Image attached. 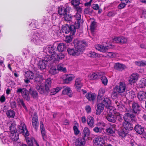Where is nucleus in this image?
<instances>
[{
	"label": "nucleus",
	"mask_w": 146,
	"mask_h": 146,
	"mask_svg": "<svg viewBox=\"0 0 146 146\" xmlns=\"http://www.w3.org/2000/svg\"><path fill=\"white\" fill-rule=\"evenodd\" d=\"M74 48H68L67 49L68 54L74 56H77L82 53L85 50L84 42L77 39L74 41Z\"/></svg>",
	"instance_id": "nucleus-1"
},
{
	"label": "nucleus",
	"mask_w": 146,
	"mask_h": 146,
	"mask_svg": "<svg viewBox=\"0 0 146 146\" xmlns=\"http://www.w3.org/2000/svg\"><path fill=\"white\" fill-rule=\"evenodd\" d=\"M43 51L44 52L47 54L46 56H48L49 57V59L51 61L55 62H58L60 60L64 58L63 54H60L58 55L56 53V49L54 48L53 45H48L44 47Z\"/></svg>",
	"instance_id": "nucleus-2"
},
{
	"label": "nucleus",
	"mask_w": 146,
	"mask_h": 146,
	"mask_svg": "<svg viewBox=\"0 0 146 146\" xmlns=\"http://www.w3.org/2000/svg\"><path fill=\"white\" fill-rule=\"evenodd\" d=\"M7 125L4 124L3 125V122L0 121V125L2 129H6L8 127H9L10 130V132L9 134V137L13 141H16L19 139V134L17 132L15 128V122L14 121H11L9 123L6 122Z\"/></svg>",
	"instance_id": "nucleus-3"
},
{
	"label": "nucleus",
	"mask_w": 146,
	"mask_h": 146,
	"mask_svg": "<svg viewBox=\"0 0 146 146\" xmlns=\"http://www.w3.org/2000/svg\"><path fill=\"white\" fill-rule=\"evenodd\" d=\"M46 37V35L44 32L40 34L33 32L30 35L29 39L31 42L36 45H40Z\"/></svg>",
	"instance_id": "nucleus-4"
},
{
	"label": "nucleus",
	"mask_w": 146,
	"mask_h": 146,
	"mask_svg": "<svg viewBox=\"0 0 146 146\" xmlns=\"http://www.w3.org/2000/svg\"><path fill=\"white\" fill-rule=\"evenodd\" d=\"M43 77L42 74H37L35 78V80L38 82L36 88L38 92L41 94H43L49 91L48 90L46 89V88L42 83Z\"/></svg>",
	"instance_id": "nucleus-5"
},
{
	"label": "nucleus",
	"mask_w": 146,
	"mask_h": 146,
	"mask_svg": "<svg viewBox=\"0 0 146 146\" xmlns=\"http://www.w3.org/2000/svg\"><path fill=\"white\" fill-rule=\"evenodd\" d=\"M89 79L90 80L98 79L101 78L102 84L105 86L107 85L108 80L107 78L104 76V73L102 72L93 73L90 74L88 75Z\"/></svg>",
	"instance_id": "nucleus-6"
},
{
	"label": "nucleus",
	"mask_w": 146,
	"mask_h": 146,
	"mask_svg": "<svg viewBox=\"0 0 146 146\" xmlns=\"http://www.w3.org/2000/svg\"><path fill=\"white\" fill-rule=\"evenodd\" d=\"M105 92V89L104 88H101L99 90L97 100L98 102H106V106L107 108L110 109L109 107L110 104V99L106 97H104V95Z\"/></svg>",
	"instance_id": "nucleus-7"
},
{
	"label": "nucleus",
	"mask_w": 146,
	"mask_h": 146,
	"mask_svg": "<svg viewBox=\"0 0 146 146\" xmlns=\"http://www.w3.org/2000/svg\"><path fill=\"white\" fill-rule=\"evenodd\" d=\"M54 62H55L51 61L48 56H46L43 59H40L39 60L37 64V65L38 68H40L41 70H42L45 69L48 64L50 65V66H51L52 64Z\"/></svg>",
	"instance_id": "nucleus-8"
},
{
	"label": "nucleus",
	"mask_w": 146,
	"mask_h": 146,
	"mask_svg": "<svg viewBox=\"0 0 146 146\" xmlns=\"http://www.w3.org/2000/svg\"><path fill=\"white\" fill-rule=\"evenodd\" d=\"M131 110L132 111L131 112L132 113H127L124 115L123 118L125 121H128L129 122V121H134L135 120V116L139 113L140 110Z\"/></svg>",
	"instance_id": "nucleus-9"
},
{
	"label": "nucleus",
	"mask_w": 146,
	"mask_h": 146,
	"mask_svg": "<svg viewBox=\"0 0 146 146\" xmlns=\"http://www.w3.org/2000/svg\"><path fill=\"white\" fill-rule=\"evenodd\" d=\"M76 28L75 25L74 26L72 25L69 26L66 24L62 26V30L64 33L68 34L70 32L72 35H74L76 32Z\"/></svg>",
	"instance_id": "nucleus-10"
},
{
	"label": "nucleus",
	"mask_w": 146,
	"mask_h": 146,
	"mask_svg": "<svg viewBox=\"0 0 146 146\" xmlns=\"http://www.w3.org/2000/svg\"><path fill=\"white\" fill-rule=\"evenodd\" d=\"M127 89V86L123 82H120L118 85L116 86L113 88L118 93L120 94L125 92Z\"/></svg>",
	"instance_id": "nucleus-11"
},
{
	"label": "nucleus",
	"mask_w": 146,
	"mask_h": 146,
	"mask_svg": "<svg viewBox=\"0 0 146 146\" xmlns=\"http://www.w3.org/2000/svg\"><path fill=\"white\" fill-rule=\"evenodd\" d=\"M106 139V134L98 136L94 138V143L96 145L102 146L105 143V140Z\"/></svg>",
	"instance_id": "nucleus-12"
},
{
	"label": "nucleus",
	"mask_w": 146,
	"mask_h": 146,
	"mask_svg": "<svg viewBox=\"0 0 146 146\" xmlns=\"http://www.w3.org/2000/svg\"><path fill=\"white\" fill-rule=\"evenodd\" d=\"M17 94L21 93L22 96L27 101L30 100V97L28 93V90L25 88H19L17 90Z\"/></svg>",
	"instance_id": "nucleus-13"
},
{
	"label": "nucleus",
	"mask_w": 146,
	"mask_h": 146,
	"mask_svg": "<svg viewBox=\"0 0 146 146\" xmlns=\"http://www.w3.org/2000/svg\"><path fill=\"white\" fill-rule=\"evenodd\" d=\"M18 130L20 133L25 136H28L29 135V133L28 132L26 126L23 122H21L20 125L18 126Z\"/></svg>",
	"instance_id": "nucleus-14"
},
{
	"label": "nucleus",
	"mask_w": 146,
	"mask_h": 146,
	"mask_svg": "<svg viewBox=\"0 0 146 146\" xmlns=\"http://www.w3.org/2000/svg\"><path fill=\"white\" fill-rule=\"evenodd\" d=\"M109 113L107 117L108 120L110 122L114 123L116 121L115 113L116 110H108Z\"/></svg>",
	"instance_id": "nucleus-15"
},
{
	"label": "nucleus",
	"mask_w": 146,
	"mask_h": 146,
	"mask_svg": "<svg viewBox=\"0 0 146 146\" xmlns=\"http://www.w3.org/2000/svg\"><path fill=\"white\" fill-rule=\"evenodd\" d=\"M25 139L27 144L29 146H39L36 141L33 137H26Z\"/></svg>",
	"instance_id": "nucleus-16"
},
{
	"label": "nucleus",
	"mask_w": 146,
	"mask_h": 146,
	"mask_svg": "<svg viewBox=\"0 0 146 146\" xmlns=\"http://www.w3.org/2000/svg\"><path fill=\"white\" fill-rule=\"evenodd\" d=\"M83 83L82 79L81 78H78L75 81L74 86L78 92L80 91L81 89L83 86Z\"/></svg>",
	"instance_id": "nucleus-17"
},
{
	"label": "nucleus",
	"mask_w": 146,
	"mask_h": 146,
	"mask_svg": "<svg viewBox=\"0 0 146 146\" xmlns=\"http://www.w3.org/2000/svg\"><path fill=\"white\" fill-rule=\"evenodd\" d=\"M112 44H110L109 46H104L103 45L100 44H98L95 46L96 49L101 52H106L109 48L112 47Z\"/></svg>",
	"instance_id": "nucleus-18"
},
{
	"label": "nucleus",
	"mask_w": 146,
	"mask_h": 146,
	"mask_svg": "<svg viewBox=\"0 0 146 146\" xmlns=\"http://www.w3.org/2000/svg\"><path fill=\"white\" fill-rule=\"evenodd\" d=\"M74 78V76L71 74H64L62 78L64 82L68 84Z\"/></svg>",
	"instance_id": "nucleus-19"
},
{
	"label": "nucleus",
	"mask_w": 146,
	"mask_h": 146,
	"mask_svg": "<svg viewBox=\"0 0 146 146\" xmlns=\"http://www.w3.org/2000/svg\"><path fill=\"white\" fill-rule=\"evenodd\" d=\"M25 79L24 81L25 83H29L30 82V80L33 79L34 78V74L30 71H27L25 72Z\"/></svg>",
	"instance_id": "nucleus-20"
},
{
	"label": "nucleus",
	"mask_w": 146,
	"mask_h": 146,
	"mask_svg": "<svg viewBox=\"0 0 146 146\" xmlns=\"http://www.w3.org/2000/svg\"><path fill=\"white\" fill-rule=\"evenodd\" d=\"M112 41L114 43H125L127 42V39L124 37H119L114 38Z\"/></svg>",
	"instance_id": "nucleus-21"
},
{
	"label": "nucleus",
	"mask_w": 146,
	"mask_h": 146,
	"mask_svg": "<svg viewBox=\"0 0 146 146\" xmlns=\"http://www.w3.org/2000/svg\"><path fill=\"white\" fill-rule=\"evenodd\" d=\"M69 9V7H66L61 6L58 8V13L60 15L64 16L68 11Z\"/></svg>",
	"instance_id": "nucleus-22"
},
{
	"label": "nucleus",
	"mask_w": 146,
	"mask_h": 146,
	"mask_svg": "<svg viewBox=\"0 0 146 146\" xmlns=\"http://www.w3.org/2000/svg\"><path fill=\"white\" fill-rule=\"evenodd\" d=\"M56 62L52 64V66H50V65H48V66L49 68H50L49 70V72L52 75H54L58 73V70H57L56 67L55 66L56 63L57 62Z\"/></svg>",
	"instance_id": "nucleus-23"
},
{
	"label": "nucleus",
	"mask_w": 146,
	"mask_h": 146,
	"mask_svg": "<svg viewBox=\"0 0 146 146\" xmlns=\"http://www.w3.org/2000/svg\"><path fill=\"white\" fill-rule=\"evenodd\" d=\"M123 126L124 129L127 131L132 130L133 128V125L128 121H124L123 123Z\"/></svg>",
	"instance_id": "nucleus-24"
},
{
	"label": "nucleus",
	"mask_w": 146,
	"mask_h": 146,
	"mask_svg": "<svg viewBox=\"0 0 146 146\" xmlns=\"http://www.w3.org/2000/svg\"><path fill=\"white\" fill-rule=\"evenodd\" d=\"M115 130L116 125L110 124V126L106 129V132L109 135H112L115 133Z\"/></svg>",
	"instance_id": "nucleus-25"
},
{
	"label": "nucleus",
	"mask_w": 146,
	"mask_h": 146,
	"mask_svg": "<svg viewBox=\"0 0 146 146\" xmlns=\"http://www.w3.org/2000/svg\"><path fill=\"white\" fill-rule=\"evenodd\" d=\"M139 75L136 73L132 74L129 80V83L131 84L135 82L138 80Z\"/></svg>",
	"instance_id": "nucleus-26"
},
{
	"label": "nucleus",
	"mask_w": 146,
	"mask_h": 146,
	"mask_svg": "<svg viewBox=\"0 0 146 146\" xmlns=\"http://www.w3.org/2000/svg\"><path fill=\"white\" fill-rule=\"evenodd\" d=\"M73 18L76 19V21L74 23V25L76 26V28H79L80 26V23L79 21L80 20L81 18V15L80 13H77L74 17H73Z\"/></svg>",
	"instance_id": "nucleus-27"
},
{
	"label": "nucleus",
	"mask_w": 146,
	"mask_h": 146,
	"mask_svg": "<svg viewBox=\"0 0 146 146\" xmlns=\"http://www.w3.org/2000/svg\"><path fill=\"white\" fill-rule=\"evenodd\" d=\"M40 127L43 139L44 141H46L47 137L46 133L45 131L43 123L42 122H40Z\"/></svg>",
	"instance_id": "nucleus-28"
},
{
	"label": "nucleus",
	"mask_w": 146,
	"mask_h": 146,
	"mask_svg": "<svg viewBox=\"0 0 146 146\" xmlns=\"http://www.w3.org/2000/svg\"><path fill=\"white\" fill-rule=\"evenodd\" d=\"M137 98L139 101H143L146 99V92L140 91L137 94Z\"/></svg>",
	"instance_id": "nucleus-29"
},
{
	"label": "nucleus",
	"mask_w": 146,
	"mask_h": 146,
	"mask_svg": "<svg viewBox=\"0 0 146 146\" xmlns=\"http://www.w3.org/2000/svg\"><path fill=\"white\" fill-rule=\"evenodd\" d=\"M8 133L7 132L5 131L3 133L1 134L0 135V138L2 142L3 143L8 144V143L9 142L7 135Z\"/></svg>",
	"instance_id": "nucleus-30"
},
{
	"label": "nucleus",
	"mask_w": 146,
	"mask_h": 146,
	"mask_svg": "<svg viewBox=\"0 0 146 146\" xmlns=\"http://www.w3.org/2000/svg\"><path fill=\"white\" fill-rule=\"evenodd\" d=\"M100 102L97 104V110H104V107H105L106 108L108 109L109 110H113V108L111 106V104H110V107L108 108H107L106 106V102Z\"/></svg>",
	"instance_id": "nucleus-31"
},
{
	"label": "nucleus",
	"mask_w": 146,
	"mask_h": 146,
	"mask_svg": "<svg viewBox=\"0 0 146 146\" xmlns=\"http://www.w3.org/2000/svg\"><path fill=\"white\" fill-rule=\"evenodd\" d=\"M29 92L31 97L34 99H37L38 98V94L37 92L33 88H31Z\"/></svg>",
	"instance_id": "nucleus-32"
},
{
	"label": "nucleus",
	"mask_w": 146,
	"mask_h": 146,
	"mask_svg": "<svg viewBox=\"0 0 146 146\" xmlns=\"http://www.w3.org/2000/svg\"><path fill=\"white\" fill-rule=\"evenodd\" d=\"M96 97V94L95 93H88L86 95V97L90 101L93 102Z\"/></svg>",
	"instance_id": "nucleus-33"
},
{
	"label": "nucleus",
	"mask_w": 146,
	"mask_h": 146,
	"mask_svg": "<svg viewBox=\"0 0 146 146\" xmlns=\"http://www.w3.org/2000/svg\"><path fill=\"white\" fill-rule=\"evenodd\" d=\"M62 94L64 95H67L70 97H71L72 96V93L70 88L67 87L65 88L62 91Z\"/></svg>",
	"instance_id": "nucleus-34"
},
{
	"label": "nucleus",
	"mask_w": 146,
	"mask_h": 146,
	"mask_svg": "<svg viewBox=\"0 0 146 146\" xmlns=\"http://www.w3.org/2000/svg\"><path fill=\"white\" fill-rule=\"evenodd\" d=\"M134 129L136 133L139 134H142L144 131L143 127L138 124L135 125Z\"/></svg>",
	"instance_id": "nucleus-35"
},
{
	"label": "nucleus",
	"mask_w": 146,
	"mask_h": 146,
	"mask_svg": "<svg viewBox=\"0 0 146 146\" xmlns=\"http://www.w3.org/2000/svg\"><path fill=\"white\" fill-rule=\"evenodd\" d=\"M39 26L38 22L35 20H32L31 23L29 25V27L31 29H33L35 28H38Z\"/></svg>",
	"instance_id": "nucleus-36"
},
{
	"label": "nucleus",
	"mask_w": 146,
	"mask_h": 146,
	"mask_svg": "<svg viewBox=\"0 0 146 146\" xmlns=\"http://www.w3.org/2000/svg\"><path fill=\"white\" fill-rule=\"evenodd\" d=\"M85 143L84 139L79 138L76 139L75 142V145L76 146H84Z\"/></svg>",
	"instance_id": "nucleus-37"
},
{
	"label": "nucleus",
	"mask_w": 146,
	"mask_h": 146,
	"mask_svg": "<svg viewBox=\"0 0 146 146\" xmlns=\"http://www.w3.org/2000/svg\"><path fill=\"white\" fill-rule=\"evenodd\" d=\"M115 68L119 70H123L125 68V66L123 64L119 63H116L115 64Z\"/></svg>",
	"instance_id": "nucleus-38"
},
{
	"label": "nucleus",
	"mask_w": 146,
	"mask_h": 146,
	"mask_svg": "<svg viewBox=\"0 0 146 146\" xmlns=\"http://www.w3.org/2000/svg\"><path fill=\"white\" fill-rule=\"evenodd\" d=\"M66 46L65 44L64 43H60L58 44L57 46L58 51L60 52L64 51L66 48Z\"/></svg>",
	"instance_id": "nucleus-39"
},
{
	"label": "nucleus",
	"mask_w": 146,
	"mask_h": 146,
	"mask_svg": "<svg viewBox=\"0 0 146 146\" xmlns=\"http://www.w3.org/2000/svg\"><path fill=\"white\" fill-rule=\"evenodd\" d=\"M90 134V131L89 129L87 127H85L83 129L82 135L84 139L86 137H87L89 136Z\"/></svg>",
	"instance_id": "nucleus-40"
},
{
	"label": "nucleus",
	"mask_w": 146,
	"mask_h": 146,
	"mask_svg": "<svg viewBox=\"0 0 146 146\" xmlns=\"http://www.w3.org/2000/svg\"><path fill=\"white\" fill-rule=\"evenodd\" d=\"M87 121L88 125L90 127H92L94 124V119L93 117L90 116H88Z\"/></svg>",
	"instance_id": "nucleus-41"
},
{
	"label": "nucleus",
	"mask_w": 146,
	"mask_h": 146,
	"mask_svg": "<svg viewBox=\"0 0 146 146\" xmlns=\"http://www.w3.org/2000/svg\"><path fill=\"white\" fill-rule=\"evenodd\" d=\"M51 80L50 78H48L46 80L45 82L44 86L46 88V90H49L51 86Z\"/></svg>",
	"instance_id": "nucleus-42"
},
{
	"label": "nucleus",
	"mask_w": 146,
	"mask_h": 146,
	"mask_svg": "<svg viewBox=\"0 0 146 146\" xmlns=\"http://www.w3.org/2000/svg\"><path fill=\"white\" fill-rule=\"evenodd\" d=\"M116 54L111 52H106L104 55V56L108 58H113L116 56Z\"/></svg>",
	"instance_id": "nucleus-43"
},
{
	"label": "nucleus",
	"mask_w": 146,
	"mask_h": 146,
	"mask_svg": "<svg viewBox=\"0 0 146 146\" xmlns=\"http://www.w3.org/2000/svg\"><path fill=\"white\" fill-rule=\"evenodd\" d=\"M128 133V131H125L123 129L119 131L118 132L119 135L122 137H125Z\"/></svg>",
	"instance_id": "nucleus-44"
},
{
	"label": "nucleus",
	"mask_w": 146,
	"mask_h": 146,
	"mask_svg": "<svg viewBox=\"0 0 146 146\" xmlns=\"http://www.w3.org/2000/svg\"><path fill=\"white\" fill-rule=\"evenodd\" d=\"M32 125L33 127L36 130L38 124V119L33 118L32 120Z\"/></svg>",
	"instance_id": "nucleus-45"
},
{
	"label": "nucleus",
	"mask_w": 146,
	"mask_h": 146,
	"mask_svg": "<svg viewBox=\"0 0 146 146\" xmlns=\"http://www.w3.org/2000/svg\"><path fill=\"white\" fill-rule=\"evenodd\" d=\"M6 114L8 117L14 118L15 113L13 111V110H7V111L6 112Z\"/></svg>",
	"instance_id": "nucleus-46"
},
{
	"label": "nucleus",
	"mask_w": 146,
	"mask_h": 146,
	"mask_svg": "<svg viewBox=\"0 0 146 146\" xmlns=\"http://www.w3.org/2000/svg\"><path fill=\"white\" fill-rule=\"evenodd\" d=\"M96 23L95 21L92 22L90 25V30L92 33H93L96 30Z\"/></svg>",
	"instance_id": "nucleus-47"
},
{
	"label": "nucleus",
	"mask_w": 146,
	"mask_h": 146,
	"mask_svg": "<svg viewBox=\"0 0 146 146\" xmlns=\"http://www.w3.org/2000/svg\"><path fill=\"white\" fill-rule=\"evenodd\" d=\"M62 89L61 87H57L53 89L50 90V95H53L59 92V91L60 90Z\"/></svg>",
	"instance_id": "nucleus-48"
},
{
	"label": "nucleus",
	"mask_w": 146,
	"mask_h": 146,
	"mask_svg": "<svg viewBox=\"0 0 146 146\" xmlns=\"http://www.w3.org/2000/svg\"><path fill=\"white\" fill-rule=\"evenodd\" d=\"M88 56L93 58H96L98 56V54L93 51H90L88 54Z\"/></svg>",
	"instance_id": "nucleus-49"
},
{
	"label": "nucleus",
	"mask_w": 146,
	"mask_h": 146,
	"mask_svg": "<svg viewBox=\"0 0 146 146\" xmlns=\"http://www.w3.org/2000/svg\"><path fill=\"white\" fill-rule=\"evenodd\" d=\"M146 82L145 80L143 78L141 79L139 82V85L140 88H143L145 86Z\"/></svg>",
	"instance_id": "nucleus-50"
},
{
	"label": "nucleus",
	"mask_w": 146,
	"mask_h": 146,
	"mask_svg": "<svg viewBox=\"0 0 146 146\" xmlns=\"http://www.w3.org/2000/svg\"><path fill=\"white\" fill-rule=\"evenodd\" d=\"M56 69L58 70V72L59 71H62L64 72L66 71V68H63L61 64H59L58 65Z\"/></svg>",
	"instance_id": "nucleus-51"
},
{
	"label": "nucleus",
	"mask_w": 146,
	"mask_h": 146,
	"mask_svg": "<svg viewBox=\"0 0 146 146\" xmlns=\"http://www.w3.org/2000/svg\"><path fill=\"white\" fill-rule=\"evenodd\" d=\"M115 112L116 119H117L119 121H121L122 120V115L120 114L119 113L117 112L116 111Z\"/></svg>",
	"instance_id": "nucleus-52"
},
{
	"label": "nucleus",
	"mask_w": 146,
	"mask_h": 146,
	"mask_svg": "<svg viewBox=\"0 0 146 146\" xmlns=\"http://www.w3.org/2000/svg\"><path fill=\"white\" fill-rule=\"evenodd\" d=\"M71 3L75 7L78 6L80 4V2L78 0H72Z\"/></svg>",
	"instance_id": "nucleus-53"
},
{
	"label": "nucleus",
	"mask_w": 146,
	"mask_h": 146,
	"mask_svg": "<svg viewBox=\"0 0 146 146\" xmlns=\"http://www.w3.org/2000/svg\"><path fill=\"white\" fill-rule=\"evenodd\" d=\"M64 18L65 21H70L71 19L73 18H72L71 15L69 14H67L64 15Z\"/></svg>",
	"instance_id": "nucleus-54"
},
{
	"label": "nucleus",
	"mask_w": 146,
	"mask_h": 146,
	"mask_svg": "<svg viewBox=\"0 0 146 146\" xmlns=\"http://www.w3.org/2000/svg\"><path fill=\"white\" fill-rule=\"evenodd\" d=\"M72 36H66L65 38V41L67 43H70L72 41Z\"/></svg>",
	"instance_id": "nucleus-55"
},
{
	"label": "nucleus",
	"mask_w": 146,
	"mask_h": 146,
	"mask_svg": "<svg viewBox=\"0 0 146 146\" xmlns=\"http://www.w3.org/2000/svg\"><path fill=\"white\" fill-rule=\"evenodd\" d=\"M18 102L19 103V104L20 105H21L25 109H27V108L25 105V104L24 103L23 101L22 100L19 99L18 100Z\"/></svg>",
	"instance_id": "nucleus-56"
},
{
	"label": "nucleus",
	"mask_w": 146,
	"mask_h": 146,
	"mask_svg": "<svg viewBox=\"0 0 146 146\" xmlns=\"http://www.w3.org/2000/svg\"><path fill=\"white\" fill-rule=\"evenodd\" d=\"M133 110H139L140 106L138 104L136 103H133L132 104Z\"/></svg>",
	"instance_id": "nucleus-57"
},
{
	"label": "nucleus",
	"mask_w": 146,
	"mask_h": 146,
	"mask_svg": "<svg viewBox=\"0 0 146 146\" xmlns=\"http://www.w3.org/2000/svg\"><path fill=\"white\" fill-rule=\"evenodd\" d=\"M73 129L75 135H76L79 134L80 133V131L76 126H74L73 127Z\"/></svg>",
	"instance_id": "nucleus-58"
},
{
	"label": "nucleus",
	"mask_w": 146,
	"mask_h": 146,
	"mask_svg": "<svg viewBox=\"0 0 146 146\" xmlns=\"http://www.w3.org/2000/svg\"><path fill=\"white\" fill-rule=\"evenodd\" d=\"M93 131L96 133H100L101 132V129L100 128H99L97 127H95L93 129Z\"/></svg>",
	"instance_id": "nucleus-59"
},
{
	"label": "nucleus",
	"mask_w": 146,
	"mask_h": 146,
	"mask_svg": "<svg viewBox=\"0 0 146 146\" xmlns=\"http://www.w3.org/2000/svg\"><path fill=\"white\" fill-rule=\"evenodd\" d=\"M135 64L136 65L139 66H142V61H135Z\"/></svg>",
	"instance_id": "nucleus-60"
},
{
	"label": "nucleus",
	"mask_w": 146,
	"mask_h": 146,
	"mask_svg": "<svg viewBox=\"0 0 146 146\" xmlns=\"http://www.w3.org/2000/svg\"><path fill=\"white\" fill-rule=\"evenodd\" d=\"M92 8L94 10H98L99 8L98 5L97 4H94L92 5Z\"/></svg>",
	"instance_id": "nucleus-61"
},
{
	"label": "nucleus",
	"mask_w": 146,
	"mask_h": 146,
	"mask_svg": "<svg viewBox=\"0 0 146 146\" xmlns=\"http://www.w3.org/2000/svg\"><path fill=\"white\" fill-rule=\"evenodd\" d=\"M90 10V9L88 8L85 9L84 11V13L86 14H90L91 13Z\"/></svg>",
	"instance_id": "nucleus-62"
},
{
	"label": "nucleus",
	"mask_w": 146,
	"mask_h": 146,
	"mask_svg": "<svg viewBox=\"0 0 146 146\" xmlns=\"http://www.w3.org/2000/svg\"><path fill=\"white\" fill-rule=\"evenodd\" d=\"M115 15V13L114 11L109 12L108 14V16L109 17L113 16Z\"/></svg>",
	"instance_id": "nucleus-63"
},
{
	"label": "nucleus",
	"mask_w": 146,
	"mask_h": 146,
	"mask_svg": "<svg viewBox=\"0 0 146 146\" xmlns=\"http://www.w3.org/2000/svg\"><path fill=\"white\" fill-rule=\"evenodd\" d=\"M126 6L122 3H121L118 6V7L119 9H121L124 8Z\"/></svg>",
	"instance_id": "nucleus-64"
}]
</instances>
